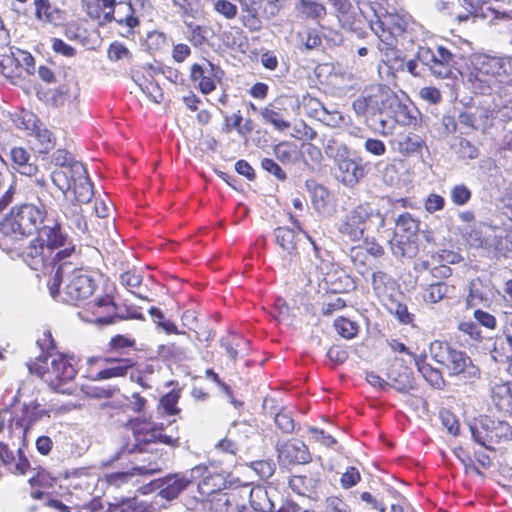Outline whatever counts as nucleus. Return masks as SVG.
I'll list each match as a JSON object with an SVG mask.
<instances>
[{
    "label": "nucleus",
    "instance_id": "69168bd1",
    "mask_svg": "<svg viewBox=\"0 0 512 512\" xmlns=\"http://www.w3.org/2000/svg\"><path fill=\"white\" fill-rule=\"evenodd\" d=\"M111 349L115 351H121L126 348L134 347L135 340L124 335H116L113 338H111L109 343Z\"/></svg>",
    "mask_w": 512,
    "mask_h": 512
},
{
    "label": "nucleus",
    "instance_id": "6e6d98bb",
    "mask_svg": "<svg viewBox=\"0 0 512 512\" xmlns=\"http://www.w3.org/2000/svg\"><path fill=\"white\" fill-rule=\"evenodd\" d=\"M451 200L457 206H463L467 204L472 196L471 190L464 184H458L452 187Z\"/></svg>",
    "mask_w": 512,
    "mask_h": 512
},
{
    "label": "nucleus",
    "instance_id": "de8ad7c7",
    "mask_svg": "<svg viewBox=\"0 0 512 512\" xmlns=\"http://www.w3.org/2000/svg\"><path fill=\"white\" fill-rule=\"evenodd\" d=\"M390 379L391 383L389 386L402 393H406L414 388L411 372L407 368H404V371L397 377L390 376Z\"/></svg>",
    "mask_w": 512,
    "mask_h": 512
},
{
    "label": "nucleus",
    "instance_id": "58836bf2",
    "mask_svg": "<svg viewBox=\"0 0 512 512\" xmlns=\"http://www.w3.org/2000/svg\"><path fill=\"white\" fill-rule=\"evenodd\" d=\"M35 16L39 21L56 23L61 19L58 8L52 7L49 0H34Z\"/></svg>",
    "mask_w": 512,
    "mask_h": 512
},
{
    "label": "nucleus",
    "instance_id": "13d9d810",
    "mask_svg": "<svg viewBox=\"0 0 512 512\" xmlns=\"http://www.w3.org/2000/svg\"><path fill=\"white\" fill-rule=\"evenodd\" d=\"M35 136L39 143L42 145L40 152H48L50 149L54 147V139L52 137V132L46 128L37 127L35 131Z\"/></svg>",
    "mask_w": 512,
    "mask_h": 512
},
{
    "label": "nucleus",
    "instance_id": "0eeeda50",
    "mask_svg": "<svg viewBox=\"0 0 512 512\" xmlns=\"http://www.w3.org/2000/svg\"><path fill=\"white\" fill-rule=\"evenodd\" d=\"M429 351L437 363L447 368L449 375H462L468 380L478 376V368L473 365L466 353L454 348L449 343L435 340L430 344Z\"/></svg>",
    "mask_w": 512,
    "mask_h": 512
},
{
    "label": "nucleus",
    "instance_id": "72a5a7b5",
    "mask_svg": "<svg viewBox=\"0 0 512 512\" xmlns=\"http://www.w3.org/2000/svg\"><path fill=\"white\" fill-rule=\"evenodd\" d=\"M492 357L495 361H512V334L504 331L502 336L496 337L492 350Z\"/></svg>",
    "mask_w": 512,
    "mask_h": 512
},
{
    "label": "nucleus",
    "instance_id": "f03ea898",
    "mask_svg": "<svg viewBox=\"0 0 512 512\" xmlns=\"http://www.w3.org/2000/svg\"><path fill=\"white\" fill-rule=\"evenodd\" d=\"M72 360L62 354H41L34 361L28 362L27 367L31 374L40 377L53 390L72 394V382L77 373Z\"/></svg>",
    "mask_w": 512,
    "mask_h": 512
},
{
    "label": "nucleus",
    "instance_id": "c03bdc74",
    "mask_svg": "<svg viewBox=\"0 0 512 512\" xmlns=\"http://www.w3.org/2000/svg\"><path fill=\"white\" fill-rule=\"evenodd\" d=\"M208 29L197 24H187V39L194 47L204 45L207 38Z\"/></svg>",
    "mask_w": 512,
    "mask_h": 512
},
{
    "label": "nucleus",
    "instance_id": "6ab92c4d",
    "mask_svg": "<svg viewBox=\"0 0 512 512\" xmlns=\"http://www.w3.org/2000/svg\"><path fill=\"white\" fill-rule=\"evenodd\" d=\"M70 189H73L76 203H87L93 196L92 183L89 180L85 166H76L74 175L70 177Z\"/></svg>",
    "mask_w": 512,
    "mask_h": 512
},
{
    "label": "nucleus",
    "instance_id": "4468645a",
    "mask_svg": "<svg viewBox=\"0 0 512 512\" xmlns=\"http://www.w3.org/2000/svg\"><path fill=\"white\" fill-rule=\"evenodd\" d=\"M207 472L205 465H197L185 472L174 473L153 482L159 495L166 500L176 499L190 484Z\"/></svg>",
    "mask_w": 512,
    "mask_h": 512
},
{
    "label": "nucleus",
    "instance_id": "ea45409f",
    "mask_svg": "<svg viewBox=\"0 0 512 512\" xmlns=\"http://www.w3.org/2000/svg\"><path fill=\"white\" fill-rule=\"evenodd\" d=\"M489 422H491V420L485 419L470 425V431L474 441L486 448L489 447V444L493 442L494 438V431L488 429ZM495 436H497V434H495Z\"/></svg>",
    "mask_w": 512,
    "mask_h": 512
},
{
    "label": "nucleus",
    "instance_id": "393cba45",
    "mask_svg": "<svg viewBox=\"0 0 512 512\" xmlns=\"http://www.w3.org/2000/svg\"><path fill=\"white\" fill-rule=\"evenodd\" d=\"M263 121L271 124L277 131H285L290 128L291 123L285 117V110L279 106V102L270 103L259 110Z\"/></svg>",
    "mask_w": 512,
    "mask_h": 512
},
{
    "label": "nucleus",
    "instance_id": "a18cd8bd",
    "mask_svg": "<svg viewBox=\"0 0 512 512\" xmlns=\"http://www.w3.org/2000/svg\"><path fill=\"white\" fill-rule=\"evenodd\" d=\"M449 292V287L444 282L430 284L424 293V299L430 303L441 301Z\"/></svg>",
    "mask_w": 512,
    "mask_h": 512
},
{
    "label": "nucleus",
    "instance_id": "9d476101",
    "mask_svg": "<svg viewBox=\"0 0 512 512\" xmlns=\"http://www.w3.org/2000/svg\"><path fill=\"white\" fill-rule=\"evenodd\" d=\"M419 220L410 213H403L396 219L394 237L390 241L392 253L397 257L412 258L418 248L416 244Z\"/></svg>",
    "mask_w": 512,
    "mask_h": 512
},
{
    "label": "nucleus",
    "instance_id": "f704fd0d",
    "mask_svg": "<svg viewBox=\"0 0 512 512\" xmlns=\"http://www.w3.org/2000/svg\"><path fill=\"white\" fill-rule=\"evenodd\" d=\"M367 123L375 133L382 136L391 135L395 128V120L389 115V113H377V115H370L367 118Z\"/></svg>",
    "mask_w": 512,
    "mask_h": 512
},
{
    "label": "nucleus",
    "instance_id": "3c124183",
    "mask_svg": "<svg viewBox=\"0 0 512 512\" xmlns=\"http://www.w3.org/2000/svg\"><path fill=\"white\" fill-rule=\"evenodd\" d=\"M213 9L227 20L234 19L237 16V6L229 0H211Z\"/></svg>",
    "mask_w": 512,
    "mask_h": 512
},
{
    "label": "nucleus",
    "instance_id": "f3484780",
    "mask_svg": "<svg viewBox=\"0 0 512 512\" xmlns=\"http://www.w3.org/2000/svg\"><path fill=\"white\" fill-rule=\"evenodd\" d=\"M275 243L278 247V257L283 268L294 264L298 257L299 235L288 227H277L274 230Z\"/></svg>",
    "mask_w": 512,
    "mask_h": 512
},
{
    "label": "nucleus",
    "instance_id": "aec40b11",
    "mask_svg": "<svg viewBox=\"0 0 512 512\" xmlns=\"http://www.w3.org/2000/svg\"><path fill=\"white\" fill-rule=\"evenodd\" d=\"M458 123L465 129L461 133L469 131H484L490 126V112L485 108H475L470 111H463L458 115Z\"/></svg>",
    "mask_w": 512,
    "mask_h": 512
},
{
    "label": "nucleus",
    "instance_id": "a19ab883",
    "mask_svg": "<svg viewBox=\"0 0 512 512\" xmlns=\"http://www.w3.org/2000/svg\"><path fill=\"white\" fill-rule=\"evenodd\" d=\"M21 72L20 58L10 50L9 53L0 55V74L8 79L19 76Z\"/></svg>",
    "mask_w": 512,
    "mask_h": 512
},
{
    "label": "nucleus",
    "instance_id": "09e8293b",
    "mask_svg": "<svg viewBox=\"0 0 512 512\" xmlns=\"http://www.w3.org/2000/svg\"><path fill=\"white\" fill-rule=\"evenodd\" d=\"M275 157L283 164L293 162L296 145L291 142H281L274 147Z\"/></svg>",
    "mask_w": 512,
    "mask_h": 512
},
{
    "label": "nucleus",
    "instance_id": "cd10ccee",
    "mask_svg": "<svg viewBox=\"0 0 512 512\" xmlns=\"http://www.w3.org/2000/svg\"><path fill=\"white\" fill-rule=\"evenodd\" d=\"M13 167L22 175L34 176L38 171L36 164L30 162V154L22 147H13L10 151Z\"/></svg>",
    "mask_w": 512,
    "mask_h": 512
},
{
    "label": "nucleus",
    "instance_id": "f257e3e1",
    "mask_svg": "<svg viewBox=\"0 0 512 512\" xmlns=\"http://www.w3.org/2000/svg\"><path fill=\"white\" fill-rule=\"evenodd\" d=\"M95 287L93 278L84 270L75 267L72 261L61 263L48 282L52 298L69 304L89 298Z\"/></svg>",
    "mask_w": 512,
    "mask_h": 512
},
{
    "label": "nucleus",
    "instance_id": "473e14b6",
    "mask_svg": "<svg viewBox=\"0 0 512 512\" xmlns=\"http://www.w3.org/2000/svg\"><path fill=\"white\" fill-rule=\"evenodd\" d=\"M106 361L109 363H116V365L99 371L94 378L95 380H105L114 377H123L127 374L128 369L132 368L135 365V362L130 358H124L119 360L109 358Z\"/></svg>",
    "mask_w": 512,
    "mask_h": 512
},
{
    "label": "nucleus",
    "instance_id": "b1692460",
    "mask_svg": "<svg viewBox=\"0 0 512 512\" xmlns=\"http://www.w3.org/2000/svg\"><path fill=\"white\" fill-rule=\"evenodd\" d=\"M279 457L293 464H305L311 460L306 445L300 440H294L284 444L279 449Z\"/></svg>",
    "mask_w": 512,
    "mask_h": 512
},
{
    "label": "nucleus",
    "instance_id": "338daca9",
    "mask_svg": "<svg viewBox=\"0 0 512 512\" xmlns=\"http://www.w3.org/2000/svg\"><path fill=\"white\" fill-rule=\"evenodd\" d=\"M420 97L430 104H437L441 101V92L433 86H426L420 89Z\"/></svg>",
    "mask_w": 512,
    "mask_h": 512
},
{
    "label": "nucleus",
    "instance_id": "0e129e2a",
    "mask_svg": "<svg viewBox=\"0 0 512 512\" xmlns=\"http://www.w3.org/2000/svg\"><path fill=\"white\" fill-rule=\"evenodd\" d=\"M261 167L268 173L274 175L278 180L283 181L286 179V174L282 168L270 158L262 159Z\"/></svg>",
    "mask_w": 512,
    "mask_h": 512
},
{
    "label": "nucleus",
    "instance_id": "e433bc0d",
    "mask_svg": "<svg viewBox=\"0 0 512 512\" xmlns=\"http://www.w3.org/2000/svg\"><path fill=\"white\" fill-rule=\"evenodd\" d=\"M486 245L494 248L498 254L504 257H512V232L495 233L493 238L491 236L487 238Z\"/></svg>",
    "mask_w": 512,
    "mask_h": 512
},
{
    "label": "nucleus",
    "instance_id": "9b49d317",
    "mask_svg": "<svg viewBox=\"0 0 512 512\" xmlns=\"http://www.w3.org/2000/svg\"><path fill=\"white\" fill-rule=\"evenodd\" d=\"M128 426L133 432L135 444L127 447L128 453L136 450L142 452L147 450L145 446L163 443L171 447L179 446V437L162 434V426L147 419H133L128 422Z\"/></svg>",
    "mask_w": 512,
    "mask_h": 512
},
{
    "label": "nucleus",
    "instance_id": "8fccbe9b",
    "mask_svg": "<svg viewBox=\"0 0 512 512\" xmlns=\"http://www.w3.org/2000/svg\"><path fill=\"white\" fill-rule=\"evenodd\" d=\"M159 354L163 357L172 358L177 361H182L188 358V350L175 343L160 346Z\"/></svg>",
    "mask_w": 512,
    "mask_h": 512
},
{
    "label": "nucleus",
    "instance_id": "680f3d73",
    "mask_svg": "<svg viewBox=\"0 0 512 512\" xmlns=\"http://www.w3.org/2000/svg\"><path fill=\"white\" fill-rule=\"evenodd\" d=\"M302 12L308 17L321 18L325 15L326 10L322 4L313 1L302 0Z\"/></svg>",
    "mask_w": 512,
    "mask_h": 512
},
{
    "label": "nucleus",
    "instance_id": "39448f33",
    "mask_svg": "<svg viewBox=\"0 0 512 512\" xmlns=\"http://www.w3.org/2000/svg\"><path fill=\"white\" fill-rule=\"evenodd\" d=\"M385 226V217L369 203H361L351 209L338 224V232L350 241H359L365 231L380 230Z\"/></svg>",
    "mask_w": 512,
    "mask_h": 512
},
{
    "label": "nucleus",
    "instance_id": "4d7b16f0",
    "mask_svg": "<svg viewBox=\"0 0 512 512\" xmlns=\"http://www.w3.org/2000/svg\"><path fill=\"white\" fill-rule=\"evenodd\" d=\"M178 400L179 395L177 393L169 392L160 399L159 407L167 415H176L180 411L177 407Z\"/></svg>",
    "mask_w": 512,
    "mask_h": 512
},
{
    "label": "nucleus",
    "instance_id": "423d86ee",
    "mask_svg": "<svg viewBox=\"0 0 512 512\" xmlns=\"http://www.w3.org/2000/svg\"><path fill=\"white\" fill-rule=\"evenodd\" d=\"M376 22L369 21L371 30L378 37L377 48L386 57L394 55L396 38L405 32L410 24V17L405 13L386 11L382 15L374 14Z\"/></svg>",
    "mask_w": 512,
    "mask_h": 512
},
{
    "label": "nucleus",
    "instance_id": "6e6552de",
    "mask_svg": "<svg viewBox=\"0 0 512 512\" xmlns=\"http://www.w3.org/2000/svg\"><path fill=\"white\" fill-rule=\"evenodd\" d=\"M402 105L397 95L388 87L374 85L355 99L352 108L358 116L377 115V113H390Z\"/></svg>",
    "mask_w": 512,
    "mask_h": 512
},
{
    "label": "nucleus",
    "instance_id": "1a4fd4ad",
    "mask_svg": "<svg viewBox=\"0 0 512 512\" xmlns=\"http://www.w3.org/2000/svg\"><path fill=\"white\" fill-rule=\"evenodd\" d=\"M37 233L39 243L46 247L53 256V261H57L59 265L69 262L68 258L76 257L75 247L62 231L60 223L49 219V222L41 225Z\"/></svg>",
    "mask_w": 512,
    "mask_h": 512
},
{
    "label": "nucleus",
    "instance_id": "4be33fe9",
    "mask_svg": "<svg viewBox=\"0 0 512 512\" xmlns=\"http://www.w3.org/2000/svg\"><path fill=\"white\" fill-rule=\"evenodd\" d=\"M39 242L36 237L23 251V258L27 264L35 270L38 269L39 265L57 264V261H53L51 253Z\"/></svg>",
    "mask_w": 512,
    "mask_h": 512
},
{
    "label": "nucleus",
    "instance_id": "4c0bfd02",
    "mask_svg": "<svg viewBox=\"0 0 512 512\" xmlns=\"http://www.w3.org/2000/svg\"><path fill=\"white\" fill-rule=\"evenodd\" d=\"M149 5V0H129L128 3L120 2L118 4L119 10H123V12L126 14L125 17H121L123 19V23L129 29L136 27L139 24V21L133 14L138 9H145L146 7H149Z\"/></svg>",
    "mask_w": 512,
    "mask_h": 512
},
{
    "label": "nucleus",
    "instance_id": "dca6fc26",
    "mask_svg": "<svg viewBox=\"0 0 512 512\" xmlns=\"http://www.w3.org/2000/svg\"><path fill=\"white\" fill-rule=\"evenodd\" d=\"M52 162L57 167L51 172L52 183L64 194L70 190V177L74 175L76 166H84L81 162L74 160L72 155L64 150L58 149L52 155Z\"/></svg>",
    "mask_w": 512,
    "mask_h": 512
},
{
    "label": "nucleus",
    "instance_id": "c9c22d12",
    "mask_svg": "<svg viewBox=\"0 0 512 512\" xmlns=\"http://www.w3.org/2000/svg\"><path fill=\"white\" fill-rule=\"evenodd\" d=\"M63 213L70 223V226L79 233L87 231V222L82 215L81 204L71 202L63 208Z\"/></svg>",
    "mask_w": 512,
    "mask_h": 512
},
{
    "label": "nucleus",
    "instance_id": "ddd939ff",
    "mask_svg": "<svg viewBox=\"0 0 512 512\" xmlns=\"http://www.w3.org/2000/svg\"><path fill=\"white\" fill-rule=\"evenodd\" d=\"M463 7L467 14L457 15V19L462 22L470 16L487 19L491 23L497 20H511L512 9L508 8L502 0H463Z\"/></svg>",
    "mask_w": 512,
    "mask_h": 512
},
{
    "label": "nucleus",
    "instance_id": "20e7f679",
    "mask_svg": "<svg viewBox=\"0 0 512 512\" xmlns=\"http://www.w3.org/2000/svg\"><path fill=\"white\" fill-rule=\"evenodd\" d=\"M469 80L473 89L482 94L501 84L512 87V56L482 57Z\"/></svg>",
    "mask_w": 512,
    "mask_h": 512
},
{
    "label": "nucleus",
    "instance_id": "2f4dec72",
    "mask_svg": "<svg viewBox=\"0 0 512 512\" xmlns=\"http://www.w3.org/2000/svg\"><path fill=\"white\" fill-rule=\"evenodd\" d=\"M250 505L255 512H274L275 509V504L268 491L262 486L251 489Z\"/></svg>",
    "mask_w": 512,
    "mask_h": 512
},
{
    "label": "nucleus",
    "instance_id": "864d4df0",
    "mask_svg": "<svg viewBox=\"0 0 512 512\" xmlns=\"http://www.w3.org/2000/svg\"><path fill=\"white\" fill-rule=\"evenodd\" d=\"M334 327L337 333L346 339L353 338L358 332L357 325L346 318L336 319L334 322Z\"/></svg>",
    "mask_w": 512,
    "mask_h": 512
},
{
    "label": "nucleus",
    "instance_id": "a878e982",
    "mask_svg": "<svg viewBox=\"0 0 512 512\" xmlns=\"http://www.w3.org/2000/svg\"><path fill=\"white\" fill-rule=\"evenodd\" d=\"M308 104L312 106L315 116L325 125L340 128L346 124V117L341 112L329 110L317 99L310 98Z\"/></svg>",
    "mask_w": 512,
    "mask_h": 512
},
{
    "label": "nucleus",
    "instance_id": "c756f323",
    "mask_svg": "<svg viewBox=\"0 0 512 512\" xmlns=\"http://www.w3.org/2000/svg\"><path fill=\"white\" fill-rule=\"evenodd\" d=\"M491 398L500 410L512 408V383H494L491 387Z\"/></svg>",
    "mask_w": 512,
    "mask_h": 512
},
{
    "label": "nucleus",
    "instance_id": "bf43d9fd",
    "mask_svg": "<svg viewBox=\"0 0 512 512\" xmlns=\"http://www.w3.org/2000/svg\"><path fill=\"white\" fill-rule=\"evenodd\" d=\"M274 421L276 426L284 433H292L295 429L293 418L285 411L277 413Z\"/></svg>",
    "mask_w": 512,
    "mask_h": 512
},
{
    "label": "nucleus",
    "instance_id": "2eb2a0df",
    "mask_svg": "<svg viewBox=\"0 0 512 512\" xmlns=\"http://www.w3.org/2000/svg\"><path fill=\"white\" fill-rule=\"evenodd\" d=\"M417 60L439 78L449 77L456 64L455 56L442 46H438L436 51L429 47H419Z\"/></svg>",
    "mask_w": 512,
    "mask_h": 512
},
{
    "label": "nucleus",
    "instance_id": "603ef678",
    "mask_svg": "<svg viewBox=\"0 0 512 512\" xmlns=\"http://www.w3.org/2000/svg\"><path fill=\"white\" fill-rule=\"evenodd\" d=\"M387 308L401 323L410 324L413 321V314L408 311L405 304L392 300Z\"/></svg>",
    "mask_w": 512,
    "mask_h": 512
},
{
    "label": "nucleus",
    "instance_id": "bb28decb",
    "mask_svg": "<svg viewBox=\"0 0 512 512\" xmlns=\"http://www.w3.org/2000/svg\"><path fill=\"white\" fill-rule=\"evenodd\" d=\"M250 431H252V427L245 422L233 423V427L228 430L227 436L215 446L223 452L235 454L241 444V438L237 436V433L247 434Z\"/></svg>",
    "mask_w": 512,
    "mask_h": 512
},
{
    "label": "nucleus",
    "instance_id": "774afa93",
    "mask_svg": "<svg viewBox=\"0 0 512 512\" xmlns=\"http://www.w3.org/2000/svg\"><path fill=\"white\" fill-rule=\"evenodd\" d=\"M360 480V473L355 467H349L341 477V485L343 488H350L356 485Z\"/></svg>",
    "mask_w": 512,
    "mask_h": 512
},
{
    "label": "nucleus",
    "instance_id": "49530a36",
    "mask_svg": "<svg viewBox=\"0 0 512 512\" xmlns=\"http://www.w3.org/2000/svg\"><path fill=\"white\" fill-rule=\"evenodd\" d=\"M243 12L247 13L248 22L254 23L256 19L263 16L264 0H237Z\"/></svg>",
    "mask_w": 512,
    "mask_h": 512
},
{
    "label": "nucleus",
    "instance_id": "412c9836",
    "mask_svg": "<svg viewBox=\"0 0 512 512\" xmlns=\"http://www.w3.org/2000/svg\"><path fill=\"white\" fill-rule=\"evenodd\" d=\"M87 14L96 20L103 18L107 22L117 21L123 23L122 18L114 16L116 0H82Z\"/></svg>",
    "mask_w": 512,
    "mask_h": 512
},
{
    "label": "nucleus",
    "instance_id": "052dcab7",
    "mask_svg": "<svg viewBox=\"0 0 512 512\" xmlns=\"http://www.w3.org/2000/svg\"><path fill=\"white\" fill-rule=\"evenodd\" d=\"M108 58L111 61L130 59V51L121 43L114 42L108 48Z\"/></svg>",
    "mask_w": 512,
    "mask_h": 512
},
{
    "label": "nucleus",
    "instance_id": "7ed1b4c3",
    "mask_svg": "<svg viewBox=\"0 0 512 512\" xmlns=\"http://www.w3.org/2000/svg\"><path fill=\"white\" fill-rule=\"evenodd\" d=\"M38 201L39 205L23 203L12 207L0 223L2 234L13 240H21L37 232L45 222H49L46 205L42 203L41 196H38Z\"/></svg>",
    "mask_w": 512,
    "mask_h": 512
},
{
    "label": "nucleus",
    "instance_id": "f8f14e48",
    "mask_svg": "<svg viewBox=\"0 0 512 512\" xmlns=\"http://www.w3.org/2000/svg\"><path fill=\"white\" fill-rule=\"evenodd\" d=\"M335 10V15L342 28L356 31L360 28L362 20L369 23L371 13L375 8L371 0H357L354 7L348 0H329Z\"/></svg>",
    "mask_w": 512,
    "mask_h": 512
},
{
    "label": "nucleus",
    "instance_id": "e2e57ef3",
    "mask_svg": "<svg viewBox=\"0 0 512 512\" xmlns=\"http://www.w3.org/2000/svg\"><path fill=\"white\" fill-rule=\"evenodd\" d=\"M363 146L366 152L376 157L383 156L386 153L385 144L376 138H367Z\"/></svg>",
    "mask_w": 512,
    "mask_h": 512
},
{
    "label": "nucleus",
    "instance_id": "5fc2aeb1",
    "mask_svg": "<svg viewBox=\"0 0 512 512\" xmlns=\"http://www.w3.org/2000/svg\"><path fill=\"white\" fill-rule=\"evenodd\" d=\"M420 374L434 388L441 389L444 385L442 373L431 365L422 366Z\"/></svg>",
    "mask_w": 512,
    "mask_h": 512
},
{
    "label": "nucleus",
    "instance_id": "37998d69",
    "mask_svg": "<svg viewBox=\"0 0 512 512\" xmlns=\"http://www.w3.org/2000/svg\"><path fill=\"white\" fill-rule=\"evenodd\" d=\"M6 178L0 171V212L13 201L16 193L15 182H8Z\"/></svg>",
    "mask_w": 512,
    "mask_h": 512
},
{
    "label": "nucleus",
    "instance_id": "5701e85b",
    "mask_svg": "<svg viewBox=\"0 0 512 512\" xmlns=\"http://www.w3.org/2000/svg\"><path fill=\"white\" fill-rule=\"evenodd\" d=\"M338 177L346 186L356 185L364 176L365 169L360 161L354 159H342L338 161Z\"/></svg>",
    "mask_w": 512,
    "mask_h": 512
},
{
    "label": "nucleus",
    "instance_id": "79ce46f5",
    "mask_svg": "<svg viewBox=\"0 0 512 512\" xmlns=\"http://www.w3.org/2000/svg\"><path fill=\"white\" fill-rule=\"evenodd\" d=\"M44 416H50V410L40 408V404L36 401H31L28 404L23 405V418L27 422L24 433L27 429L35 424L37 421L42 419Z\"/></svg>",
    "mask_w": 512,
    "mask_h": 512
},
{
    "label": "nucleus",
    "instance_id": "7c9ffc66",
    "mask_svg": "<svg viewBox=\"0 0 512 512\" xmlns=\"http://www.w3.org/2000/svg\"><path fill=\"white\" fill-rule=\"evenodd\" d=\"M198 491L203 496H210L226 487V481L222 474L207 472L201 476Z\"/></svg>",
    "mask_w": 512,
    "mask_h": 512
},
{
    "label": "nucleus",
    "instance_id": "c85d7f7f",
    "mask_svg": "<svg viewBox=\"0 0 512 512\" xmlns=\"http://www.w3.org/2000/svg\"><path fill=\"white\" fill-rule=\"evenodd\" d=\"M425 147L426 144L423 138L413 133L404 135L397 141V150L405 157L418 155Z\"/></svg>",
    "mask_w": 512,
    "mask_h": 512
},
{
    "label": "nucleus",
    "instance_id": "a211bd4d",
    "mask_svg": "<svg viewBox=\"0 0 512 512\" xmlns=\"http://www.w3.org/2000/svg\"><path fill=\"white\" fill-rule=\"evenodd\" d=\"M223 74V71L211 62L205 65L195 63L191 66L190 77L193 82L198 83V88L203 94H209L216 89V81H219Z\"/></svg>",
    "mask_w": 512,
    "mask_h": 512
}]
</instances>
